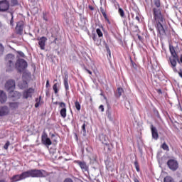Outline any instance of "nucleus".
Instances as JSON below:
<instances>
[{
    "instance_id": "1",
    "label": "nucleus",
    "mask_w": 182,
    "mask_h": 182,
    "mask_svg": "<svg viewBox=\"0 0 182 182\" xmlns=\"http://www.w3.org/2000/svg\"><path fill=\"white\" fill-rule=\"evenodd\" d=\"M48 176V172L45 170H39V169H31L25 172H23L20 175H14L11 180L12 181H19L20 180H23L25 178H28V177L32 178H42Z\"/></svg>"
},
{
    "instance_id": "2",
    "label": "nucleus",
    "mask_w": 182,
    "mask_h": 182,
    "mask_svg": "<svg viewBox=\"0 0 182 182\" xmlns=\"http://www.w3.org/2000/svg\"><path fill=\"white\" fill-rule=\"evenodd\" d=\"M169 50L171 54V57L169 58V63L173 72L177 73V62L178 63H180V58H178V55H177V53H176L174 46L170 45Z\"/></svg>"
},
{
    "instance_id": "3",
    "label": "nucleus",
    "mask_w": 182,
    "mask_h": 182,
    "mask_svg": "<svg viewBox=\"0 0 182 182\" xmlns=\"http://www.w3.org/2000/svg\"><path fill=\"white\" fill-rule=\"evenodd\" d=\"M154 19L156 22V28L159 32V34H161L162 36H164L166 35V30H164V16L163 15H161L160 14H155V17H154Z\"/></svg>"
},
{
    "instance_id": "4",
    "label": "nucleus",
    "mask_w": 182,
    "mask_h": 182,
    "mask_svg": "<svg viewBox=\"0 0 182 182\" xmlns=\"http://www.w3.org/2000/svg\"><path fill=\"white\" fill-rule=\"evenodd\" d=\"M15 80L10 79L6 82L4 87L8 92H13L14 95L17 96L18 99H19L21 97V93L17 91H14V90L15 89Z\"/></svg>"
},
{
    "instance_id": "5",
    "label": "nucleus",
    "mask_w": 182,
    "mask_h": 182,
    "mask_svg": "<svg viewBox=\"0 0 182 182\" xmlns=\"http://www.w3.org/2000/svg\"><path fill=\"white\" fill-rule=\"evenodd\" d=\"M15 59V56L12 54L7 55L6 58V72H12L15 68V65L14 64V60Z\"/></svg>"
},
{
    "instance_id": "6",
    "label": "nucleus",
    "mask_w": 182,
    "mask_h": 182,
    "mask_svg": "<svg viewBox=\"0 0 182 182\" xmlns=\"http://www.w3.org/2000/svg\"><path fill=\"white\" fill-rule=\"evenodd\" d=\"M15 68L17 69L18 72L21 73L28 68V63H26L25 60L19 58L16 62Z\"/></svg>"
},
{
    "instance_id": "7",
    "label": "nucleus",
    "mask_w": 182,
    "mask_h": 182,
    "mask_svg": "<svg viewBox=\"0 0 182 182\" xmlns=\"http://www.w3.org/2000/svg\"><path fill=\"white\" fill-rule=\"evenodd\" d=\"M167 166L172 171H176L178 169V161L176 159H169L167 161Z\"/></svg>"
},
{
    "instance_id": "8",
    "label": "nucleus",
    "mask_w": 182,
    "mask_h": 182,
    "mask_svg": "<svg viewBox=\"0 0 182 182\" xmlns=\"http://www.w3.org/2000/svg\"><path fill=\"white\" fill-rule=\"evenodd\" d=\"M41 142L46 146H51L52 144V141L49 137H48V134H46V132L45 131L43 132L41 135Z\"/></svg>"
},
{
    "instance_id": "9",
    "label": "nucleus",
    "mask_w": 182,
    "mask_h": 182,
    "mask_svg": "<svg viewBox=\"0 0 182 182\" xmlns=\"http://www.w3.org/2000/svg\"><path fill=\"white\" fill-rule=\"evenodd\" d=\"M154 4L156 6L153 8L154 18L156 17V15L158 14H159L160 15H163L161 14V9H160V6H161L160 0H154Z\"/></svg>"
},
{
    "instance_id": "10",
    "label": "nucleus",
    "mask_w": 182,
    "mask_h": 182,
    "mask_svg": "<svg viewBox=\"0 0 182 182\" xmlns=\"http://www.w3.org/2000/svg\"><path fill=\"white\" fill-rule=\"evenodd\" d=\"M8 9H9V2L6 0L0 1V12H6Z\"/></svg>"
},
{
    "instance_id": "11",
    "label": "nucleus",
    "mask_w": 182,
    "mask_h": 182,
    "mask_svg": "<svg viewBox=\"0 0 182 182\" xmlns=\"http://www.w3.org/2000/svg\"><path fill=\"white\" fill-rule=\"evenodd\" d=\"M37 40L38 41V45L41 50H45V46H46V41H48V38L43 36Z\"/></svg>"
},
{
    "instance_id": "12",
    "label": "nucleus",
    "mask_w": 182,
    "mask_h": 182,
    "mask_svg": "<svg viewBox=\"0 0 182 182\" xmlns=\"http://www.w3.org/2000/svg\"><path fill=\"white\" fill-rule=\"evenodd\" d=\"M16 33L22 35L23 33V21L18 22L16 27Z\"/></svg>"
},
{
    "instance_id": "13",
    "label": "nucleus",
    "mask_w": 182,
    "mask_h": 182,
    "mask_svg": "<svg viewBox=\"0 0 182 182\" xmlns=\"http://www.w3.org/2000/svg\"><path fill=\"white\" fill-rule=\"evenodd\" d=\"M35 92L33 88H29L28 90L23 92V99H28V97H32V95Z\"/></svg>"
},
{
    "instance_id": "14",
    "label": "nucleus",
    "mask_w": 182,
    "mask_h": 182,
    "mask_svg": "<svg viewBox=\"0 0 182 182\" xmlns=\"http://www.w3.org/2000/svg\"><path fill=\"white\" fill-rule=\"evenodd\" d=\"M75 163H77V164H78V166H80V167L82 171H87V170H89V166H87V164H86V162L76 161Z\"/></svg>"
},
{
    "instance_id": "15",
    "label": "nucleus",
    "mask_w": 182,
    "mask_h": 182,
    "mask_svg": "<svg viewBox=\"0 0 182 182\" xmlns=\"http://www.w3.org/2000/svg\"><path fill=\"white\" fill-rule=\"evenodd\" d=\"M151 132L152 134V139L157 140L159 139V132H157V128L153 126V124L151 125Z\"/></svg>"
},
{
    "instance_id": "16",
    "label": "nucleus",
    "mask_w": 182,
    "mask_h": 182,
    "mask_svg": "<svg viewBox=\"0 0 182 182\" xmlns=\"http://www.w3.org/2000/svg\"><path fill=\"white\" fill-rule=\"evenodd\" d=\"M9 113V109L6 106L0 107V117L6 116Z\"/></svg>"
},
{
    "instance_id": "17",
    "label": "nucleus",
    "mask_w": 182,
    "mask_h": 182,
    "mask_svg": "<svg viewBox=\"0 0 182 182\" xmlns=\"http://www.w3.org/2000/svg\"><path fill=\"white\" fill-rule=\"evenodd\" d=\"M69 75L68 74H65L64 76V86L66 91L69 90Z\"/></svg>"
},
{
    "instance_id": "18",
    "label": "nucleus",
    "mask_w": 182,
    "mask_h": 182,
    "mask_svg": "<svg viewBox=\"0 0 182 182\" xmlns=\"http://www.w3.org/2000/svg\"><path fill=\"white\" fill-rule=\"evenodd\" d=\"M6 94L4 91H0V102L1 103H5L6 102Z\"/></svg>"
},
{
    "instance_id": "19",
    "label": "nucleus",
    "mask_w": 182,
    "mask_h": 182,
    "mask_svg": "<svg viewBox=\"0 0 182 182\" xmlns=\"http://www.w3.org/2000/svg\"><path fill=\"white\" fill-rule=\"evenodd\" d=\"M18 86L20 89H26V87H28V82H26V80H23L18 82Z\"/></svg>"
},
{
    "instance_id": "20",
    "label": "nucleus",
    "mask_w": 182,
    "mask_h": 182,
    "mask_svg": "<svg viewBox=\"0 0 182 182\" xmlns=\"http://www.w3.org/2000/svg\"><path fill=\"white\" fill-rule=\"evenodd\" d=\"M9 106L10 109H18L19 107V102H9Z\"/></svg>"
},
{
    "instance_id": "21",
    "label": "nucleus",
    "mask_w": 182,
    "mask_h": 182,
    "mask_svg": "<svg viewBox=\"0 0 182 182\" xmlns=\"http://www.w3.org/2000/svg\"><path fill=\"white\" fill-rule=\"evenodd\" d=\"M106 114L109 120H110V122H113V117H112V109H110V107H108Z\"/></svg>"
},
{
    "instance_id": "22",
    "label": "nucleus",
    "mask_w": 182,
    "mask_h": 182,
    "mask_svg": "<svg viewBox=\"0 0 182 182\" xmlns=\"http://www.w3.org/2000/svg\"><path fill=\"white\" fill-rule=\"evenodd\" d=\"M100 140L102 141V143L106 144V142L107 141V136H106L105 134H101L100 135Z\"/></svg>"
},
{
    "instance_id": "23",
    "label": "nucleus",
    "mask_w": 182,
    "mask_h": 182,
    "mask_svg": "<svg viewBox=\"0 0 182 182\" xmlns=\"http://www.w3.org/2000/svg\"><path fill=\"white\" fill-rule=\"evenodd\" d=\"M161 149H163V150H165V151H170V148L168 147V145H167L166 142H164L161 144Z\"/></svg>"
},
{
    "instance_id": "24",
    "label": "nucleus",
    "mask_w": 182,
    "mask_h": 182,
    "mask_svg": "<svg viewBox=\"0 0 182 182\" xmlns=\"http://www.w3.org/2000/svg\"><path fill=\"white\" fill-rule=\"evenodd\" d=\"M123 92H124L123 88L118 87L117 94H116L117 97H120V96H122V95L123 94Z\"/></svg>"
},
{
    "instance_id": "25",
    "label": "nucleus",
    "mask_w": 182,
    "mask_h": 182,
    "mask_svg": "<svg viewBox=\"0 0 182 182\" xmlns=\"http://www.w3.org/2000/svg\"><path fill=\"white\" fill-rule=\"evenodd\" d=\"M100 12L102 14L105 19H106V21H109V18H107V14H106V11H105L104 8L100 7Z\"/></svg>"
},
{
    "instance_id": "26",
    "label": "nucleus",
    "mask_w": 182,
    "mask_h": 182,
    "mask_svg": "<svg viewBox=\"0 0 182 182\" xmlns=\"http://www.w3.org/2000/svg\"><path fill=\"white\" fill-rule=\"evenodd\" d=\"M60 116L65 119L66 117V108L61 109L60 111Z\"/></svg>"
},
{
    "instance_id": "27",
    "label": "nucleus",
    "mask_w": 182,
    "mask_h": 182,
    "mask_svg": "<svg viewBox=\"0 0 182 182\" xmlns=\"http://www.w3.org/2000/svg\"><path fill=\"white\" fill-rule=\"evenodd\" d=\"M89 159L91 163H95V161H96V155L95 154L89 155Z\"/></svg>"
},
{
    "instance_id": "28",
    "label": "nucleus",
    "mask_w": 182,
    "mask_h": 182,
    "mask_svg": "<svg viewBox=\"0 0 182 182\" xmlns=\"http://www.w3.org/2000/svg\"><path fill=\"white\" fill-rule=\"evenodd\" d=\"M164 182H174V180L171 176H166L164 178Z\"/></svg>"
},
{
    "instance_id": "29",
    "label": "nucleus",
    "mask_w": 182,
    "mask_h": 182,
    "mask_svg": "<svg viewBox=\"0 0 182 182\" xmlns=\"http://www.w3.org/2000/svg\"><path fill=\"white\" fill-rule=\"evenodd\" d=\"M82 133L83 136H86V123H84L82 126Z\"/></svg>"
},
{
    "instance_id": "30",
    "label": "nucleus",
    "mask_w": 182,
    "mask_h": 182,
    "mask_svg": "<svg viewBox=\"0 0 182 182\" xmlns=\"http://www.w3.org/2000/svg\"><path fill=\"white\" fill-rule=\"evenodd\" d=\"M96 32L99 38L103 37V33H102V30H100V28H97Z\"/></svg>"
},
{
    "instance_id": "31",
    "label": "nucleus",
    "mask_w": 182,
    "mask_h": 182,
    "mask_svg": "<svg viewBox=\"0 0 182 182\" xmlns=\"http://www.w3.org/2000/svg\"><path fill=\"white\" fill-rule=\"evenodd\" d=\"M58 86H59V84L58 83L54 84L53 86V90H54V93H55V95L58 93Z\"/></svg>"
},
{
    "instance_id": "32",
    "label": "nucleus",
    "mask_w": 182,
    "mask_h": 182,
    "mask_svg": "<svg viewBox=\"0 0 182 182\" xmlns=\"http://www.w3.org/2000/svg\"><path fill=\"white\" fill-rule=\"evenodd\" d=\"M118 12L122 18L124 17V11L122 8H119Z\"/></svg>"
},
{
    "instance_id": "33",
    "label": "nucleus",
    "mask_w": 182,
    "mask_h": 182,
    "mask_svg": "<svg viewBox=\"0 0 182 182\" xmlns=\"http://www.w3.org/2000/svg\"><path fill=\"white\" fill-rule=\"evenodd\" d=\"M134 166H135L136 171H138V173H139L140 171V167L139 166V162H137V161H134Z\"/></svg>"
},
{
    "instance_id": "34",
    "label": "nucleus",
    "mask_w": 182,
    "mask_h": 182,
    "mask_svg": "<svg viewBox=\"0 0 182 182\" xmlns=\"http://www.w3.org/2000/svg\"><path fill=\"white\" fill-rule=\"evenodd\" d=\"M75 106L77 109V110H80V103H79L77 101H75Z\"/></svg>"
},
{
    "instance_id": "35",
    "label": "nucleus",
    "mask_w": 182,
    "mask_h": 182,
    "mask_svg": "<svg viewBox=\"0 0 182 182\" xmlns=\"http://www.w3.org/2000/svg\"><path fill=\"white\" fill-rule=\"evenodd\" d=\"M59 106L61 109H66V104L65 102L59 103Z\"/></svg>"
},
{
    "instance_id": "36",
    "label": "nucleus",
    "mask_w": 182,
    "mask_h": 182,
    "mask_svg": "<svg viewBox=\"0 0 182 182\" xmlns=\"http://www.w3.org/2000/svg\"><path fill=\"white\" fill-rule=\"evenodd\" d=\"M39 99H40L39 101L38 99L36 100V103L35 104V107H39V105H40L39 102H41V99H42V97H40Z\"/></svg>"
},
{
    "instance_id": "37",
    "label": "nucleus",
    "mask_w": 182,
    "mask_h": 182,
    "mask_svg": "<svg viewBox=\"0 0 182 182\" xmlns=\"http://www.w3.org/2000/svg\"><path fill=\"white\" fill-rule=\"evenodd\" d=\"M11 20L10 21V24L11 26H14V13H11Z\"/></svg>"
},
{
    "instance_id": "38",
    "label": "nucleus",
    "mask_w": 182,
    "mask_h": 182,
    "mask_svg": "<svg viewBox=\"0 0 182 182\" xmlns=\"http://www.w3.org/2000/svg\"><path fill=\"white\" fill-rule=\"evenodd\" d=\"M11 144L9 143V141H8L6 144H5V145H4V149H5V150H8V148L9 147V145H10Z\"/></svg>"
},
{
    "instance_id": "39",
    "label": "nucleus",
    "mask_w": 182,
    "mask_h": 182,
    "mask_svg": "<svg viewBox=\"0 0 182 182\" xmlns=\"http://www.w3.org/2000/svg\"><path fill=\"white\" fill-rule=\"evenodd\" d=\"M4 46H2V44L0 43V55H2V53H4Z\"/></svg>"
},
{
    "instance_id": "40",
    "label": "nucleus",
    "mask_w": 182,
    "mask_h": 182,
    "mask_svg": "<svg viewBox=\"0 0 182 182\" xmlns=\"http://www.w3.org/2000/svg\"><path fill=\"white\" fill-rule=\"evenodd\" d=\"M105 149H107L108 151H111L112 149H110V145L105 144Z\"/></svg>"
},
{
    "instance_id": "41",
    "label": "nucleus",
    "mask_w": 182,
    "mask_h": 182,
    "mask_svg": "<svg viewBox=\"0 0 182 182\" xmlns=\"http://www.w3.org/2000/svg\"><path fill=\"white\" fill-rule=\"evenodd\" d=\"M92 38L93 39V41L95 42H96V39H97V36H96L95 33H93L92 36Z\"/></svg>"
},
{
    "instance_id": "42",
    "label": "nucleus",
    "mask_w": 182,
    "mask_h": 182,
    "mask_svg": "<svg viewBox=\"0 0 182 182\" xmlns=\"http://www.w3.org/2000/svg\"><path fill=\"white\" fill-rule=\"evenodd\" d=\"M63 182H73V181L70 178H67L64 180Z\"/></svg>"
},
{
    "instance_id": "43",
    "label": "nucleus",
    "mask_w": 182,
    "mask_h": 182,
    "mask_svg": "<svg viewBox=\"0 0 182 182\" xmlns=\"http://www.w3.org/2000/svg\"><path fill=\"white\" fill-rule=\"evenodd\" d=\"M12 5H18V1L16 0H11Z\"/></svg>"
},
{
    "instance_id": "44",
    "label": "nucleus",
    "mask_w": 182,
    "mask_h": 182,
    "mask_svg": "<svg viewBox=\"0 0 182 182\" xmlns=\"http://www.w3.org/2000/svg\"><path fill=\"white\" fill-rule=\"evenodd\" d=\"M99 108L101 109V112H105V107L103 105H100Z\"/></svg>"
},
{
    "instance_id": "45",
    "label": "nucleus",
    "mask_w": 182,
    "mask_h": 182,
    "mask_svg": "<svg viewBox=\"0 0 182 182\" xmlns=\"http://www.w3.org/2000/svg\"><path fill=\"white\" fill-rule=\"evenodd\" d=\"M106 49H107V52L109 53H110V48H109L108 45H106ZM109 56H110V53H109Z\"/></svg>"
},
{
    "instance_id": "46",
    "label": "nucleus",
    "mask_w": 182,
    "mask_h": 182,
    "mask_svg": "<svg viewBox=\"0 0 182 182\" xmlns=\"http://www.w3.org/2000/svg\"><path fill=\"white\" fill-rule=\"evenodd\" d=\"M178 75H179V76H180V77H181L182 78V70H180L179 71H178Z\"/></svg>"
},
{
    "instance_id": "47",
    "label": "nucleus",
    "mask_w": 182,
    "mask_h": 182,
    "mask_svg": "<svg viewBox=\"0 0 182 182\" xmlns=\"http://www.w3.org/2000/svg\"><path fill=\"white\" fill-rule=\"evenodd\" d=\"M86 72L89 73L90 75H92V71L89 70L87 68H85Z\"/></svg>"
},
{
    "instance_id": "48",
    "label": "nucleus",
    "mask_w": 182,
    "mask_h": 182,
    "mask_svg": "<svg viewBox=\"0 0 182 182\" xmlns=\"http://www.w3.org/2000/svg\"><path fill=\"white\" fill-rule=\"evenodd\" d=\"M57 41H58V38H55L54 39V41H53V43H55V45H58Z\"/></svg>"
},
{
    "instance_id": "49",
    "label": "nucleus",
    "mask_w": 182,
    "mask_h": 182,
    "mask_svg": "<svg viewBox=\"0 0 182 182\" xmlns=\"http://www.w3.org/2000/svg\"><path fill=\"white\" fill-rule=\"evenodd\" d=\"M134 182H140V181H139V179H137V178H134Z\"/></svg>"
},
{
    "instance_id": "50",
    "label": "nucleus",
    "mask_w": 182,
    "mask_h": 182,
    "mask_svg": "<svg viewBox=\"0 0 182 182\" xmlns=\"http://www.w3.org/2000/svg\"><path fill=\"white\" fill-rule=\"evenodd\" d=\"M182 63V54L181 55L180 59H179V63Z\"/></svg>"
},
{
    "instance_id": "51",
    "label": "nucleus",
    "mask_w": 182,
    "mask_h": 182,
    "mask_svg": "<svg viewBox=\"0 0 182 182\" xmlns=\"http://www.w3.org/2000/svg\"><path fill=\"white\" fill-rule=\"evenodd\" d=\"M136 21H138L139 22H140V18H139L138 16H136Z\"/></svg>"
},
{
    "instance_id": "52",
    "label": "nucleus",
    "mask_w": 182,
    "mask_h": 182,
    "mask_svg": "<svg viewBox=\"0 0 182 182\" xmlns=\"http://www.w3.org/2000/svg\"><path fill=\"white\" fill-rule=\"evenodd\" d=\"M49 86V80H48L47 81H46V87H48Z\"/></svg>"
},
{
    "instance_id": "53",
    "label": "nucleus",
    "mask_w": 182,
    "mask_h": 182,
    "mask_svg": "<svg viewBox=\"0 0 182 182\" xmlns=\"http://www.w3.org/2000/svg\"><path fill=\"white\" fill-rule=\"evenodd\" d=\"M156 116H157L158 118H160V114H159L158 111H156Z\"/></svg>"
},
{
    "instance_id": "54",
    "label": "nucleus",
    "mask_w": 182,
    "mask_h": 182,
    "mask_svg": "<svg viewBox=\"0 0 182 182\" xmlns=\"http://www.w3.org/2000/svg\"><path fill=\"white\" fill-rule=\"evenodd\" d=\"M89 9H90L91 11H93V9H93V6H89Z\"/></svg>"
},
{
    "instance_id": "55",
    "label": "nucleus",
    "mask_w": 182,
    "mask_h": 182,
    "mask_svg": "<svg viewBox=\"0 0 182 182\" xmlns=\"http://www.w3.org/2000/svg\"><path fill=\"white\" fill-rule=\"evenodd\" d=\"M112 2L113 4H117V1L116 0H112Z\"/></svg>"
},
{
    "instance_id": "56",
    "label": "nucleus",
    "mask_w": 182,
    "mask_h": 182,
    "mask_svg": "<svg viewBox=\"0 0 182 182\" xmlns=\"http://www.w3.org/2000/svg\"><path fill=\"white\" fill-rule=\"evenodd\" d=\"M55 134H51V139H53V137H55Z\"/></svg>"
},
{
    "instance_id": "57",
    "label": "nucleus",
    "mask_w": 182,
    "mask_h": 182,
    "mask_svg": "<svg viewBox=\"0 0 182 182\" xmlns=\"http://www.w3.org/2000/svg\"><path fill=\"white\" fill-rule=\"evenodd\" d=\"M59 103H60V102H55L53 103V105H59Z\"/></svg>"
},
{
    "instance_id": "58",
    "label": "nucleus",
    "mask_w": 182,
    "mask_h": 182,
    "mask_svg": "<svg viewBox=\"0 0 182 182\" xmlns=\"http://www.w3.org/2000/svg\"><path fill=\"white\" fill-rule=\"evenodd\" d=\"M43 19H44V21H48V18H46V17L45 16H43Z\"/></svg>"
},
{
    "instance_id": "59",
    "label": "nucleus",
    "mask_w": 182,
    "mask_h": 182,
    "mask_svg": "<svg viewBox=\"0 0 182 182\" xmlns=\"http://www.w3.org/2000/svg\"><path fill=\"white\" fill-rule=\"evenodd\" d=\"M138 39H141V36H138Z\"/></svg>"
},
{
    "instance_id": "60",
    "label": "nucleus",
    "mask_w": 182,
    "mask_h": 182,
    "mask_svg": "<svg viewBox=\"0 0 182 182\" xmlns=\"http://www.w3.org/2000/svg\"><path fill=\"white\" fill-rule=\"evenodd\" d=\"M104 99H105V100H107V98L105 96H104Z\"/></svg>"
},
{
    "instance_id": "61",
    "label": "nucleus",
    "mask_w": 182,
    "mask_h": 182,
    "mask_svg": "<svg viewBox=\"0 0 182 182\" xmlns=\"http://www.w3.org/2000/svg\"><path fill=\"white\" fill-rule=\"evenodd\" d=\"M97 46H99V45H100V43H97Z\"/></svg>"
},
{
    "instance_id": "62",
    "label": "nucleus",
    "mask_w": 182,
    "mask_h": 182,
    "mask_svg": "<svg viewBox=\"0 0 182 182\" xmlns=\"http://www.w3.org/2000/svg\"><path fill=\"white\" fill-rule=\"evenodd\" d=\"M2 26V23L0 22V27Z\"/></svg>"
},
{
    "instance_id": "63",
    "label": "nucleus",
    "mask_w": 182,
    "mask_h": 182,
    "mask_svg": "<svg viewBox=\"0 0 182 182\" xmlns=\"http://www.w3.org/2000/svg\"><path fill=\"white\" fill-rule=\"evenodd\" d=\"M100 95H101V96H105V95H103V93H101Z\"/></svg>"
},
{
    "instance_id": "64",
    "label": "nucleus",
    "mask_w": 182,
    "mask_h": 182,
    "mask_svg": "<svg viewBox=\"0 0 182 182\" xmlns=\"http://www.w3.org/2000/svg\"><path fill=\"white\" fill-rule=\"evenodd\" d=\"M159 92H160V93H161V90H159Z\"/></svg>"
}]
</instances>
